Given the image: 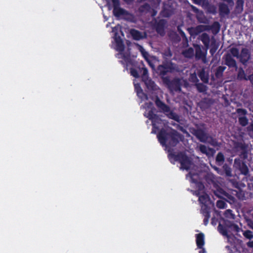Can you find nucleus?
Instances as JSON below:
<instances>
[{
  "mask_svg": "<svg viewBox=\"0 0 253 253\" xmlns=\"http://www.w3.org/2000/svg\"><path fill=\"white\" fill-rule=\"evenodd\" d=\"M112 2L114 6L113 13L116 16L121 17L129 21H134V17L132 14L120 7L119 0H112Z\"/></svg>",
  "mask_w": 253,
  "mask_h": 253,
  "instance_id": "obj_5",
  "label": "nucleus"
},
{
  "mask_svg": "<svg viewBox=\"0 0 253 253\" xmlns=\"http://www.w3.org/2000/svg\"><path fill=\"white\" fill-rule=\"evenodd\" d=\"M209 101H210L209 100H205L204 101H202L201 103L202 107H205V108L208 107L209 106L208 105H207V104Z\"/></svg>",
  "mask_w": 253,
  "mask_h": 253,
  "instance_id": "obj_55",
  "label": "nucleus"
},
{
  "mask_svg": "<svg viewBox=\"0 0 253 253\" xmlns=\"http://www.w3.org/2000/svg\"><path fill=\"white\" fill-rule=\"evenodd\" d=\"M189 81L193 83H197L199 80L195 73L191 74L189 77Z\"/></svg>",
  "mask_w": 253,
  "mask_h": 253,
  "instance_id": "obj_47",
  "label": "nucleus"
},
{
  "mask_svg": "<svg viewBox=\"0 0 253 253\" xmlns=\"http://www.w3.org/2000/svg\"><path fill=\"white\" fill-rule=\"evenodd\" d=\"M178 158L181 164V169L189 170V172L191 171L193 172H196L198 171V168L194 165L187 156L183 154H180L178 156Z\"/></svg>",
  "mask_w": 253,
  "mask_h": 253,
  "instance_id": "obj_7",
  "label": "nucleus"
},
{
  "mask_svg": "<svg viewBox=\"0 0 253 253\" xmlns=\"http://www.w3.org/2000/svg\"><path fill=\"white\" fill-rule=\"evenodd\" d=\"M198 195H199V200L200 202L206 207L205 209H204V211H204V213H205V216L207 218V220L208 218H209L210 217V214H209V211L206 209V207L211 203L210 198L209 197V196L207 194L205 193L204 192H202V194H198Z\"/></svg>",
  "mask_w": 253,
  "mask_h": 253,
  "instance_id": "obj_12",
  "label": "nucleus"
},
{
  "mask_svg": "<svg viewBox=\"0 0 253 253\" xmlns=\"http://www.w3.org/2000/svg\"><path fill=\"white\" fill-rule=\"evenodd\" d=\"M237 78L240 80H248V77L246 76L245 71L242 68H239L238 70Z\"/></svg>",
  "mask_w": 253,
  "mask_h": 253,
  "instance_id": "obj_33",
  "label": "nucleus"
},
{
  "mask_svg": "<svg viewBox=\"0 0 253 253\" xmlns=\"http://www.w3.org/2000/svg\"><path fill=\"white\" fill-rule=\"evenodd\" d=\"M226 54H229L232 57L234 56L237 58H239L240 55L239 50L234 47L230 48Z\"/></svg>",
  "mask_w": 253,
  "mask_h": 253,
  "instance_id": "obj_29",
  "label": "nucleus"
},
{
  "mask_svg": "<svg viewBox=\"0 0 253 253\" xmlns=\"http://www.w3.org/2000/svg\"><path fill=\"white\" fill-rule=\"evenodd\" d=\"M158 73L161 75H165L168 71V68L164 65H159L157 69Z\"/></svg>",
  "mask_w": 253,
  "mask_h": 253,
  "instance_id": "obj_39",
  "label": "nucleus"
},
{
  "mask_svg": "<svg viewBox=\"0 0 253 253\" xmlns=\"http://www.w3.org/2000/svg\"><path fill=\"white\" fill-rule=\"evenodd\" d=\"M211 41H214V38H213V37H212V38H211Z\"/></svg>",
  "mask_w": 253,
  "mask_h": 253,
  "instance_id": "obj_62",
  "label": "nucleus"
},
{
  "mask_svg": "<svg viewBox=\"0 0 253 253\" xmlns=\"http://www.w3.org/2000/svg\"><path fill=\"white\" fill-rule=\"evenodd\" d=\"M248 129L249 131H251L253 134V124H251L248 127Z\"/></svg>",
  "mask_w": 253,
  "mask_h": 253,
  "instance_id": "obj_58",
  "label": "nucleus"
},
{
  "mask_svg": "<svg viewBox=\"0 0 253 253\" xmlns=\"http://www.w3.org/2000/svg\"><path fill=\"white\" fill-rule=\"evenodd\" d=\"M183 55L187 58H191L194 55V50L192 48H189L182 52Z\"/></svg>",
  "mask_w": 253,
  "mask_h": 253,
  "instance_id": "obj_34",
  "label": "nucleus"
},
{
  "mask_svg": "<svg viewBox=\"0 0 253 253\" xmlns=\"http://www.w3.org/2000/svg\"><path fill=\"white\" fill-rule=\"evenodd\" d=\"M229 229L235 232H238L240 230V228L237 225L234 223H231V227Z\"/></svg>",
  "mask_w": 253,
  "mask_h": 253,
  "instance_id": "obj_50",
  "label": "nucleus"
},
{
  "mask_svg": "<svg viewBox=\"0 0 253 253\" xmlns=\"http://www.w3.org/2000/svg\"><path fill=\"white\" fill-rule=\"evenodd\" d=\"M220 14L222 16L228 15L230 12L228 6L225 3H220L219 6Z\"/></svg>",
  "mask_w": 253,
  "mask_h": 253,
  "instance_id": "obj_25",
  "label": "nucleus"
},
{
  "mask_svg": "<svg viewBox=\"0 0 253 253\" xmlns=\"http://www.w3.org/2000/svg\"><path fill=\"white\" fill-rule=\"evenodd\" d=\"M243 236L247 239L251 240L253 238V233L249 230L245 231L243 233Z\"/></svg>",
  "mask_w": 253,
  "mask_h": 253,
  "instance_id": "obj_42",
  "label": "nucleus"
},
{
  "mask_svg": "<svg viewBox=\"0 0 253 253\" xmlns=\"http://www.w3.org/2000/svg\"><path fill=\"white\" fill-rule=\"evenodd\" d=\"M172 52L169 48H167L164 52V55L167 59H169L172 56Z\"/></svg>",
  "mask_w": 253,
  "mask_h": 253,
  "instance_id": "obj_49",
  "label": "nucleus"
},
{
  "mask_svg": "<svg viewBox=\"0 0 253 253\" xmlns=\"http://www.w3.org/2000/svg\"><path fill=\"white\" fill-rule=\"evenodd\" d=\"M145 116L152 121L153 126L157 128V124L160 123L161 119L156 115L154 114L152 111H149Z\"/></svg>",
  "mask_w": 253,
  "mask_h": 253,
  "instance_id": "obj_18",
  "label": "nucleus"
},
{
  "mask_svg": "<svg viewBox=\"0 0 253 253\" xmlns=\"http://www.w3.org/2000/svg\"><path fill=\"white\" fill-rule=\"evenodd\" d=\"M130 34L133 38L135 40H139L142 39L145 37L144 33H141L135 29H131L130 30Z\"/></svg>",
  "mask_w": 253,
  "mask_h": 253,
  "instance_id": "obj_21",
  "label": "nucleus"
},
{
  "mask_svg": "<svg viewBox=\"0 0 253 253\" xmlns=\"http://www.w3.org/2000/svg\"><path fill=\"white\" fill-rule=\"evenodd\" d=\"M224 215L226 217L229 219H233L235 218V215L233 214L232 211L227 210L224 212Z\"/></svg>",
  "mask_w": 253,
  "mask_h": 253,
  "instance_id": "obj_43",
  "label": "nucleus"
},
{
  "mask_svg": "<svg viewBox=\"0 0 253 253\" xmlns=\"http://www.w3.org/2000/svg\"><path fill=\"white\" fill-rule=\"evenodd\" d=\"M226 203L222 200H218L216 202V207L219 209H224L226 206Z\"/></svg>",
  "mask_w": 253,
  "mask_h": 253,
  "instance_id": "obj_46",
  "label": "nucleus"
},
{
  "mask_svg": "<svg viewBox=\"0 0 253 253\" xmlns=\"http://www.w3.org/2000/svg\"><path fill=\"white\" fill-rule=\"evenodd\" d=\"M236 113L239 120V123L243 126L248 124V119L246 117L247 111L244 109L238 108L236 110Z\"/></svg>",
  "mask_w": 253,
  "mask_h": 253,
  "instance_id": "obj_11",
  "label": "nucleus"
},
{
  "mask_svg": "<svg viewBox=\"0 0 253 253\" xmlns=\"http://www.w3.org/2000/svg\"><path fill=\"white\" fill-rule=\"evenodd\" d=\"M198 75L200 78L201 80L206 84L209 82V76L205 72V69L203 68L200 70L198 72Z\"/></svg>",
  "mask_w": 253,
  "mask_h": 253,
  "instance_id": "obj_26",
  "label": "nucleus"
},
{
  "mask_svg": "<svg viewBox=\"0 0 253 253\" xmlns=\"http://www.w3.org/2000/svg\"><path fill=\"white\" fill-rule=\"evenodd\" d=\"M158 136L162 145L169 146H175L178 142V139L181 138L180 134L175 130H172L170 133L167 134L161 131Z\"/></svg>",
  "mask_w": 253,
  "mask_h": 253,
  "instance_id": "obj_1",
  "label": "nucleus"
},
{
  "mask_svg": "<svg viewBox=\"0 0 253 253\" xmlns=\"http://www.w3.org/2000/svg\"><path fill=\"white\" fill-rule=\"evenodd\" d=\"M237 147L240 148L242 151H245L247 148V146L246 144H245L244 143H239L237 144Z\"/></svg>",
  "mask_w": 253,
  "mask_h": 253,
  "instance_id": "obj_51",
  "label": "nucleus"
},
{
  "mask_svg": "<svg viewBox=\"0 0 253 253\" xmlns=\"http://www.w3.org/2000/svg\"><path fill=\"white\" fill-rule=\"evenodd\" d=\"M166 21L164 20H160L156 25V31L160 35L164 36L165 34V26Z\"/></svg>",
  "mask_w": 253,
  "mask_h": 253,
  "instance_id": "obj_23",
  "label": "nucleus"
},
{
  "mask_svg": "<svg viewBox=\"0 0 253 253\" xmlns=\"http://www.w3.org/2000/svg\"><path fill=\"white\" fill-rule=\"evenodd\" d=\"M233 167L235 169L239 170L241 173L243 175H247L249 172L247 166L239 159H235L234 160Z\"/></svg>",
  "mask_w": 253,
  "mask_h": 253,
  "instance_id": "obj_9",
  "label": "nucleus"
},
{
  "mask_svg": "<svg viewBox=\"0 0 253 253\" xmlns=\"http://www.w3.org/2000/svg\"><path fill=\"white\" fill-rule=\"evenodd\" d=\"M195 86L200 92H205L207 89V86L202 83L196 84Z\"/></svg>",
  "mask_w": 253,
  "mask_h": 253,
  "instance_id": "obj_40",
  "label": "nucleus"
},
{
  "mask_svg": "<svg viewBox=\"0 0 253 253\" xmlns=\"http://www.w3.org/2000/svg\"><path fill=\"white\" fill-rule=\"evenodd\" d=\"M155 103L157 107L165 113L169 118L176 121L179 120V116L176 113L171 111L169 107L161 101L158 98L156 99Z\"/></svg>",
  "mask_w": 253,
  "mask_h": 253,
  "instance_id": "obj_8",
  "label": "nucleus"
},
{
  "mask_svg": "<svg viewBox=\"0 0 253 253\" xmlns=\"http://www.w3.org/2000/svg\"><path fill=\"white\" fill-rule=\"evenodd\" d=\"M215 169L216 170L218 169V168H217L216 167H215Z\"/></svg>",
  "mask_w": 253,
  "mask_h": 253,
  "instance_id": "obj_63",
  "label": "nucleus"
},
{
  "mask_svg": "<svg viewBox=\"0 0 253 253\" xmlns=\"http://www.w3.org/2000/svg\"><path fill=\"white\" fill-rule=\"evenodd\" d=\"M192 133L202 142H208L212 146L217 145L216 141L210 136L205 129H194Z\"/></svg>",
  "mask_w": 253,
  "mask_h": 253,
  "instance_id": "obj_4",
  "label": "nucleus"
},
{
  "mask_svg": "<svg viewBox=\"0 0 253 253\" xmlns=\"http://www.w3.org/2000/svg\"><path fill=\"white\" fill-rule=\"evenodd\" d=\"M231 222H229L228 221H225V226H224L221 224H219L218 226V230L219 231V232L222 234L223 236L227 237V238L229 237V235L228 234V232L227 230V228H228L229 229L231 227Z\"/></svg>",
  "mask_w": 253,
  "mask_h": 253,
  "instance_id": "obj_19",
  "label": "nucleus"
},
{
  "mask_svg": "<svg viewBox=\"0 0 253 253\" xmlns=\"http://www.w3.org/2000/svg\"><path fill=\"white\" fill-rule=\"evenodd\" d=\"M163 83L169 88L170 93L174 94V92H180L181 86L182 83L185 82L184 80L178 78H175L170 80L168 77L162 78Z\"/></svg>",
  "mask_w": 253,
  "mask_h": 253,
  "instance_id": "obj_3",
  "label": "nucleus"
},
{
  "mask_svg": "<svg viewBox=\"0 0 253 253\" xmlns=\"http://www.w3.org/2000/svg\"><path fill=\"white\" fill-rule=\"evenodd\" d=\"M125 1H126L127 3H130L131 2L134 0H124Z\"/></svg>",
  "mask_w": 253,
  "mask_h": 253,
  "instance_id": "obj_61",
  "label": "nucleus"
},
{
  "mask_svg": "<svg viewBox=\"0 0 253 253\" xmlns=\"http://www.w3.org/2000/svg\"><path fill=\"white\" fill-rule=\"evenodd\" d=\"M194 47L195 49L196 58L198 59H201L204 63H207L206 54L208 49L206 48L205 50L203 51L202 49V46L198 44L194 45Z\"/></svg>",
  "mask_w": 253,
  "mask_h": 253,
  "instance_id": "obj_13",
  "label": "nucleus"
},
{
  "mask_svg": "<svg viewBox=\"0 0 253 253\" xmlns=\"http://www.w3.org/2000/svg\"><path fill=\"white\" fill-rule=\"evenodd\" d=\"M200 180H198L197 181H193V182H195L196 183V188L198 189L199 191V193L197 194H202V192H204V186L203 183H202L200 181Z\"/></svg>",
  "mask_w": 253,
  "mask_h": 253,
  "instance_id": "obj_41",
  "label": "nucleus"
},
{
  "mask_svg": "<svg viewBox=\"0 0 253 253\" xmlns=\"http://www.w3.org/2000/svg\"><path fill=\"white\" fill-rule=\"evenodd\" d=\"M174 11V8L170 2L165 3L163 10V15L165 17H169L171 15Z\"/></svg>",
  "mask_w": 253,
  "mask_h": 253,
  "instance_id": "obj_17",
  "label": "nucleus"
},
{
  "mask_svg": "<svg viewBox=\"0 0 253 253\" xmlns=\"http://www.w3.org/2000/svg\"><path fill=\"white\" fill-rule=\"evenodd\" d=\"M196 243L199 248H202L204 244V235L202 233H199L197 235Z\"/></svg>",
  "mask_w": 253,
  "mask_h": 253,
  "instance_id": "obj_28",
  "label": "nucleus"
},
{
  "mask_svg": "<svg viewBox=\"0 0 253 253\" xmlns=\"http://www.w3.org/2000/svg\"><path fill=\"white\" fill-rule=\"evenodd\" d=\"M203 8H204L209 13L214 14L216 13V7L214 5L211 4L208 0H207V4L206 6L203 5Z\"/></svg>",
  "mask_w": 253,
  "mask_h": 253,
  "instance_id": "obj_27",
  "label": "nucleus"
},
{
  "mask_svg": "<svg viewBox=\"0 0 253 253\" xmlns=\"http://www.w3.org/2000/svg\"><path fill=\"white\" fill-rule=\"evenodd\" d=\"M197 149L201 153L206 154L207 156H209L210 151L213 150L212 148L208 147L206 145L201 144L197 146Z\"/></svg>",
  "mask_w": 253,
  "mask_h": 253,
  "instance_id": "obj_24",
  "label": "nucleus"
},
{
  "mask_svg": "<svg viewBox=\"0 0 253 253\" xmlns=\"http://www.w3.org/2000/svg\"><path fill=\"white\" fill-rule=\"evenodd\" d=\"M204 253V251H203L202 252H200V253Z\"/></svg>",
  "mask_w": 253,
  "mask_h": 253,
  "instance_id": "obj_64",
  "label": "nucleus"
},
{
  "mask_svg": "<svg viewBox=\"0 0 253 253\" xmlns=\"http://www.w3.org/2000/svg\"><path fill=\"white\" fill-rule=\"evenodd\" d=\"M150 9V6L147 3H145L140 6L139 10L141 12H144L148 11Z\"/></svg>",
  "mask_w": 253,
  "mask_h": 253,
  "instance_id": "obj_44",
  "label": "nucleus"
},
{
  "mask_svg": "<svg viewBox=\"0 0 253 253\" xmlns=\"http://www.w3.org/2000/svg\"><path fill=\"white\" fill-rule=\"evenodd\" d=\"M248 80L250 81L251 84L253 85V73L249 76H248Z\"/></svg>",
  "mask_w": 253,
  "mask_h": 253,
  "instance_id": "obj_57",
  "label": "nucleus"
},
{
  "mask_svg": "<svg viewBox=\"0 0 253 253\" xmlns=\"http://www.w3.org/2000/svg\"><path fill=\"white\" fill-rule=\"evenodd\" d=\"M209 28V25H199L195 27L189 28L187 30L191 36L195 37L204 31H208Z\"/></svg>",
  "mask_w": 253,
  "mask_h": 253,
  "instance_id": "obj_10",
  "label": "nucleus"
},
{
  "mask_svg": "<svg viewBox=\"0 0 253 253\" xmlns=\"http://www.w3.org/2000/svg\"><path fill=\"white\" fill-rule=\"evenodd\" d=\"M247 246H248V247L250 248L253 249V240H250L248 242H247Z\"/></svg>",
  "mask_w": 253,
  "mask_h": 253,
  "instance_id": "obj_56",
  "label": "nucleus"
},
{
  "mask_svg": "<svg viewBox=\"0 0 253 253\" xmlns=\"http://www.w3.org/2000/svg\"><path fill=\"white\" fill-rule=\"evenodd\" d=\"M142 81L144 82L146 87L148 89L151 90H156L158 89L157 85L149 78L145 79Z\"/></svg>",
  "mask_w": 253,
  "mask_h": 253,
  "instance_id": "obj_20",
  "label": "nucleus"
},
{
  "mask_svg": "<svg viewBox=\"0 0 253 253\" xmlns=\"http://www.w3.org/2000/svg\"><path fill=\"white\" fill-rule=\"evenodd\" d=\"M214 195L218 197H221V195L222 194V191L221 190H217L216 191H214L213 192Z\"/></svg>",
  "mask_w": 253,
  "mask_h": 253,
  "instance_id": "obj_54",
  "label": "nucleus"
},
{
  "mask_svg": "<svg viewBox=\"0 0 253 253\" xmlns=\"http://www.w3.org/2000/svg\"><path fill=\"white\" fill-rule=\"evenodd\" d=\"M149 64V65H150V66L152 68V69H154V65L153 64V63H152V62H151L149 59H148V61H147Z\"/></svg>",
  "mask_w": 253,
  "mask_h": 253,
  "instance_id": "obj_59",
  "label": "nucleus"
},
{
  "mask_svg": "<svg viewBox=\"0 0 253 253\" xmlns=\"http://www.w3.org/2000/svg\"><path fill=\"white\" fill-rule=\"evenodd\" d=\"M226 69L225 67L224 66H219L216 71V72L215 73V75L216 78H220L222 77L223 75V73L225 69Z\"/></svg>",
  "mask_w": 253,
  "mask_h": 253,
  "instance_id": "obj_35",
  "label": "nucleus"
},
{
  "mask_svg": "<svg viewBox=\"0 0 253 253\" xmlns=\"http://www.w3.org/2000/svg\"><path fill=\"white\" fill-rule=\"evenodd\" d=\"M141 72H142V80L149 78L148 75V70L146 68L142 67L141 70Z\"/></svg>",
  "mask_w": 253,
  "mask_h": 253,
  "instance_id": "obj_45",
  "label": "nucleus"
},
{
  "mask_svg": "<svg viewBox=\"0 0 253 253\" xmlns=\"http://www.w3.org/2000/svg\"><path fill=\"white\" fill-rule=\"evenodd\" d=\"M178 31L179 32V33H180V34H181V35L182 36H185V34H184V32H183L181 30V29H180V28H179V27H178Z\"/></svg>",
  "mask_w": 253,
  "mask_h": 253,
  "instance_id": "obj_60",
  "label": "nucleus"
},
{
  "mask_svg": "<svg viewBox=\"0 0 253 253\" xmlns=\"http://www.w3.org/2000/svg\"><path fill=\"white\" fill-rule=\"evenodd\" d=\"M130 73L132 76H133L135 78L139 77V74L137 71V70L135 69H130Z\"/></svg>",
  "mask_w": 253,
  "mask_h": 253,
  "instance_id": "obj_52",
  "label": "nucleus"
},
{
  "mask_svg": "<svg viewBox=\"0 0 253 253\" xmlns=\"http://www.w3.org/2000/svg\"><path fill=\"white\" fill-rule=\"evenodd\" d=\"M203 168H205L204 171L198 170L196 172H193L192 171L189 172L188 176L190 177L192 181H197L205 178L209 183L213 182L214 179V175L211 172H208V167L204 166Z\"/></svg>",
  "mask_w": 253,
  "mask_h": 253,
  "instance_id": "obj_2",
  "label": "nucleus"
},
{
  "mask_svg": "<svg viewBox=\"0 0 253 253\" xmlns=\"http://www.w3.org/2000/svg\"><path fill=\"white\" fill-rule=\"evenodd\" d=\"M223 59L224 61V64L229 68H234L237 70V64L236 60L234 58L229 54H225Z\"/></svg>",
  "mask_w": 253,
  "mask_h": 253,
  "instance_id": "obj_14",
  "label": "nucleus"
},
{
  "mask_svg": "<svg viewBox=\"0 0 253 253\" xmlns=\"http://www.w3.org/2000/svg\"><path fill=\"white\" fill-rule=\"evenodd\" d=\"M191 8L193 11L196 13V17L198 22L201 23H206L207 19L204 12L194 6L191 5Z\"/></svg>",
  "mask_w": 253,
  "mask_h": 253,
  "instance_id": "obj_16",
  "label": "nucleus"
},
{
  "mask_svg": "<svg viewBox=\"0 0 253 253\" xmlns=\"http://www.w3.org/2000/svg\"><path fill=\"white\" fill-rule=\"evenodd\" d=\"M135 88L137 90V93L138 96L142 99H147V96L143 92L142 90L138 85H135Z\"/></svg>",
  "mask_w": 253,
  "mask_h": 253,
  "instance_id": "obj_36",
  "label": "nucleus"
},
{
  "mask_svg": "<svg viewBox=\"0 0 253 253\" xmlns=\"http://www.w3.org/2000/svg\"><path fill=\"white\" fill-rule=\"evenodd\" d=\"M192 1L195 4L200 5L202 6L203 5L206 6V4H207V0H192Z\"/></svg>",
  "mask_w": 253,
  "mask_h": 253,
  "instance_id": "obj_48",
  "label": "nucleus"
},
{
  "mask_svg": "<svg viewBox=\"0 0 253 253\" xmlns=\"http://www.w3.org/2000/svg\"><path fill=\"white\" fill-rule=\"evenodd\" d=\"M209 29L208 31L211 30L212 32L214 34L217 33L220 29L219 24L217 22H214L211 26H209Z\"/></svg>",
  "mask_w": 253,
  "mask_h": 253,
  "instance_id": "obj_31",
  "label": "nucleus"
},
{
  "mask_svg": "<svg viewBox=\"0 0 253 253\" xmlns=\"http://www.w3.org/2000/svg\"><path fill=\"white\" fill-rule=\"evenodd\" d=\"M135 45L137 47V49L141 53L142 56L145 59V60L146 61H148V59H149V53L146 51H145V50L143 48V47L141 45L138 44V43H136Z\"/></svg>",
  "mask_w": 253,
  "mask_h": 253,
  "instance_id": "obj_30",
  "label": "nucleus"
},
{
  "mask_svg": "<svg viewBox=\"0 0 253 253\" xmlns=\"http://www.w3.org/2000/svg\"><path fill=\"white\" fill-rule=\"evenodd\" d=\"M222 168L223 169V170H224L226 176H228V177H232V176L231 169L227 164H224Z\"/></svg>",
  "mask_w": 253,
  "mask_h": 253,
  "instance_id": "obj_37",
  "label": "nucleus"
},
{
  "mask_svg": "<svg viewBox=\"0 0 253 253\" xmlns=\"http://www.w3.org/2000/svg\"><path fill=\"white\" fill-rule=\"evenodd\" d=\"M199 39L202 41L205 47L207 49H208L211 41L209 35L206 33H204L199 36Z\"/></svg>",
  "mask_w": 253,
  "mask_h": 253,
  "instance_id": "obj_22",
  "label": "nucleus"
},
{
  "mask_svg": "<svg viewBox=\"0 0 253 253\" xmlns=\"http://www.w3.org/2000/svg\"><path fill=\"white\" fill-rule=\"evenodd\" d=\"M244 0H237L235 10L237 13H240L243 10Z\"/></svg>",
  "mask_w": 253,
  "mask_h": 253,
  "instance_id": "obj_32",
  "label": "nucleus"
},
{
  "mask_svg": "<svg viewBox=\"0 0 253 253\" xmlns=\"http://www.w3.org/2000/svg\"><path fill=\"white\" fill-rule=\"evenodd\" d=\"M215 160L216 162L219 165L222 164L225 160L223 154L221 152L218 153L217 154Z\"/></svg>",
  "mask_w": 253,
  "mask_h": 253,
  "instance_id": "obj_38",
  "label": "nucleus"
},
{
  "mask_svg": "<svg viewBox=\"0 0 253 253\" xmlns=\"http://www.w3.org/2000/svg\"><path fill=\"white\" fill-rule=\"evenodd\" d=\"M251 58V54L248 49L244 48L240 54L239 59L244 65H246Z\"/></svg>",
  "mask_w": 253,
  "mask_h": 253,
  "instance_id": "obj_15",
  "label": "nucleus"
},
{
  "mask_svg": "<svg viewBox=\"0 0 253 253\" xmlns=\"http://www.w3.org/2000/svg\"><path fill=\"white\" fill-rule=\"evenodd\" d=\"M246 221L248 226L251 229H253V221L250 219H247Z\"/></svg>",
  "mask_w": 253,
  "mask_h": 253,
  "instance_id": "obj_53",
  "label": "nucleus"
},
{
  "mask_svg": "<svg viewBox=\"0 0 253 253\" xmlns=\"http://www.w3.org/2000/svg\"><path fill=\"white\" fill-rule=\"evenodd\" d=\"M115 42L116 49L118 51H119V53L118 54V58L123 59L124 61H122L123 63L129 62L130 59V53L129 49H127L126 50H125L124 45L122 40L119 37L115 38Z\"/></svg>",
  "mask_w": 253,
  "mask_h": 253,
  "instance_id": "obj_6",
  "label": "nucleus"
}]
</instances>
